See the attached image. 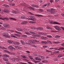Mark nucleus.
Instances as JSON below:
<instances>
[{
    "label": "nucleus",
    "instance_id": "obj_25",
    "mask_svg": "<svg viewBox=\"0 0 64 64\" xmlns=\"http://www.w3.org/2000/svg\"><path fill=\"white\" fill-rule=\"evenodd\" d=\"M12 13H14V14H17L18 13L17 12L14 11H12Z\"/></svg>",
    "mask_w": 64,
    "mask_h": 64
},
{
    "label": "nucleus",
    "instance_id": "obj_39",
    "mask_svg": "<svg viewBox=\"0 0 64 64\" xmlns=\"http://www.w3.org/2000/svg\"><path fill=\"white\" fill-rule=\"evenodd\" d=\"M54 61H58V59L56 58H55L54 59Z\"/></svg>",
    "mask_w": 64,
    "mask_h": 64
},
{
    "label": "nucleus",
    "instance_id": "obj_62",
    "mask_svg": "<svg viewBox=\"0 0 64 64\" xmlns=\"http://www.w3.org/2000/svg\"><path fill=\"white\" fill-rule=\"evenodd\" d=\"M61 28H62V29H63V30H64V28L63 27H61Z\"/></svg>",
    "mask_w": 64,
    "mask_h": 64
},
{
    "label": "nucleus",
    "instance_id": "obj_44",
    "mask_svg": "<svg viewBox=\"0 0 64 64\" xmlns=\"http://www.w3.org/2000/svg\"><path fill=\"white\" fill-rule=\"evenodd\" d=\"M40 11L41 12H43V10L42 9H39Z\"/></svg>",
    "mask_w": 64,
    "mask_h": 64
},
{
    "label": "nucleus",
    "instance_id": "obj_41",
    "mask_svg": "<svg viewBox=\"0 0 64 64\" xmlns=\"http://www.w3.org/2000/svg\"><path fill=\"white\" fill-rule=\"evenodd\" d=\"M46 52H48V53H52V52L50 51H48L47 50H46Z\"/></svg>",
    "mask_w": 64,
    "mask_h": 64
},
{
    "label": "nucleus",
    "instance_id": "obj_57",
    "mask_svg": "<svg viewBox=\"0 0 64 64\" xmlns=\"http://www.w3.org/2000/svg\"><path fill=\"white\" fill-rule=\"evenodd\" d=\"M39 34L40 35H42L43 34V33L41 32H40V33H39Z\"/></svg>",
    "mask_w": 64,
    "mask_h": 64
},
{
    "label": "nucleus",
    "instance_id": "obj_63",
    "mask_svg": "<svg viewBox=\"0 0 64 64\" xmlns=\"http://www.w3.org/2000/svg\"><path fill=\"white\" fill-rule=\"evenodd\" d=\"M50 2H51V3H52V2H53V1L52 0H50Z\"/></svg>",
    "mask_w": 64,
    "mask_h": 64
},
{
    "label": "nucleus",
    "instance_id": "obj_64",
    "mask_svg": "<svg viewBox=\"0 0 64 64\" xmlns=\"http://www.w3.org/2000/svg\"><path fill=\"white\" fill-rule=\"evenodd\" d=\"M61 15L62 16H64V14H61Z\"/></svg>",
    "mask_w": 64,
    "mask_h": 64
},
{
    "label": "nucleus",
    "instance_id": "obj_7",
    "mask_svg": "<svg viewBox=\"0 0 64 64\" xmlns=\"http://www.w3.org/2000/svg\"><path fill=\"white\" fill-rule=\"evenodd\" d=\"M8 48H9V49H11V50H15V48H13V47L12 46H9L8 47Z\"/></svg>",
    "mask_w": 64,
    "mask_h": 64
},
{
    "label": "nucleus",
    "instance_id": "obj_61",
    "mask_svg": "<svg viewBox=\"0 0 64 64\" xmlns=\"http://www.w3.org/2000/svg\"><path fill=\"white\" fill-rule=\"evenodd\" d=\"M22 31V28H20V31Z\"/></svg>",
    "mask_w": 64,
    "mask_h": 64
},
{
    "label": "nucleus",
    "instance_id": "obj_30",
    "mask_svg": "<svg viewBox=\"0 0 64 64\" xmlns=\"http://www.w3.org/2000/svg\"><path fill=\"white\" fill-rule=\"evenodd\" d=\"M4 6H5V7H10V6H9L7 5L6 4H4Z\"/></svg>",
    "mask_w": 64,
    "mask_h": 64
},
{
    "label": "nucleus",
    "instance_id": "obj_8",
    "mask_svg": "<svg viewBox=\"0 0 64 64\" xmlns=\"http://www.w3.org/2000/svg\"><path fill=\"white\" fill-rule=\"evenodd\" d=\"M0 19L1 20H9V18H0Z\"/></svg>",
    "mask_w": 64,
    "mask_h": 64
},
{
    "label": "nucleus",
    "instance_id": "obj_21",
    "mask_svg": "<svg viewBox=\"0 0 64 64\" xmlns=\"http://www.w3.org/2000/svg\"><path fill=\"white\" fill-rule=\"evenodd\" d=\"M41 38L42 39H44L45 40H46V39H48V38L46 37H44V36H42L41 37Z\"/></svg>",
    "mask_w": 64,
    "mask_h": 64
},
{
    "label": "nucleus",
    "instance_id": "obj_45",
    "mask_svg": "<svg viewBox=\"0 0 64 64\" xmlns=\"http://www.w3.org/2000/svg\"><path fill=\"white\" fill-rule=\"evenodd\" d=\"M47 5V4H44V5H43L42 6L43 7H46V6Z\"/></svg>",
    "mask_w": 64,
    "mask_h": 64
},
{
    "label": "nucleus",
    "instance_id": "obj_13",
    "mask_svg": "<svg viewBox=\"0 0 64 64\" xmlns=\"http://www.w3.org/2000/svg\"><path fill=\"white\" fill-rule=\"evenodd\" d=\"M51 9L52 10V12H51V13H52V14H53V13L54 14V13H56V12L53 11L54 10L53 8H52Z\"/></svg>",
    "mask_w": 64,
    "mask_h": 64
},
{
    "label": "nucleus",
    "instance_id": "obj_28",
    "mask_svg": "<svg viewBox=\"0 0 64 64\" xmlns=\"http://www.w3.org/2000/svg\"><path fill=\"white\" fill-rule=\"evenodd\" d=\"M41 42L42 43H44L45 44H48V42H44V41H42Z\"/></svg>",
    "mask_w": 64,
    "mask_h": 64
},
{
    "label": "nucleus",
    "instance_id": "obj_53",
    "mask_svg": "<svg viewBox=\"0 0 64 64\" xmlns=\"http://www.w3.org/2000/svg\"><path fill=\"white\" fill-rule=\"evenodd\" d=\"M23 58H26V57L25 56H22Z\"/></svg>",
    "mask_w": 64,
    "mask_h": 64
},
{
    "label": "nucleus",
    "instance_id": "obj_10",
    "mask_svg": "<svg viewBox=\"0 0 64 64\" xmlns=\"http://www.w3.org/2000/svg\"><path fill=\"white\" fill-rule=\"evenodd\" d=\"M7 42L9 44H12V43H13V44H15V42L13 41H11V40H8L7 41Z\"/></svg>",
    "mask_w": 64,
    "mask_h": 64
},
{
    "label": "nucleus",
    "instance_id": "obj_20",
    "mask_svg": "<svg viewBox=\"0 0 64 64\" xmlns=\"http://www.w3.org/2000/svg\"><path fill=\"white\" fill-rule=\"evenodd\" d=\"M20 42L22 45H25L26 44L25 43L24 41H22V40H21L20 41Z\"/></svg>",
    "mask_w": 64,
    "mask_h": 64
},
{
    "label": "nucleus",
    "instance_id": "obj_43",
    "mask_svg": "<svg viewBox=\"0 0 64 64\" xmlns=\"http://www.w3.org/2000/svg\"><path fill=\"white\" fill-rule=\"evenodd\" d=\"M16 12H18V13H20V12L19 11V10L16 9Z\"/></svg>",
    "mask_w": 64,
    "mask_h": 64
},
{
    "label": "nucleus",
    "instance_id": "obj_55",
    "mask_svg": "<svg viewBox=\"0 0 64 64\" xmlns=\"http://www.w3.org/2000/svg\"><path fill=\"white\" fill-rule=\"evenodd\" d=\"M25 33L26 34H28V35H29V34H30V33H29V32H26Z\"/></svg>",
    "mask_w": 64,
    "mask_h": 64
},
{
    "label": "nucleus",
    "instance_id": "obj_54",
    "mask_svg": "<svg viewBox=\"0 0 64 64\" xmlns=\"http://www.w3.org/2000/svg\"><path fill=\"white\" fill-rule=\"evenodd\" d=\"M29 14H31V15H34V14H32L30 12H29Z\"/></svg>",
    "mask_w": 64,
    "mask_h": 64
},
{
    "label": "nucleus",
    "instance_id": "obj_48",
    "mask_svg": "<svg viewBox=\"0 0 64 64\" xmlns=\"http://www.w3.org/2000/svg\"><path fill=\"white\" fill-rule=\"evenodd\" d=\"M1 29H2V30H5V28L3 27L1 28Z\"/></svg>",
    "mask_w": 64,
    "mask_h": 64
},
{
    "label": "nucleus",
    "instance_id": "obj_2",
    "mask_svg": "<svg viewBox=\"0 0 64 64\" xmlns=\"http://www.w3.org/2000/svg\"><path fill=\"white\" fill-rule=\"evenodd\" d=\"M30 17H31V18H29L28 19V20H32V21H36V18H35V17L33 16H29Z\"/></svg>",
    "mask_w": 64,
    "mask_h": 64
},
{
    "label": "nucleus",
    "instance_id": "obj_4",
    "mask_svg": "<svg viewBox=\"0 0 64 64\" xmlns=\"http://www.w3.org/2000/svg\"><path fill=\"white\" fill-rule=\"evenodd\" d=\"M4 26L6 28H10V26H9V25L8 24H3Z\"/></svg>",
    "mask_w": 64,
    "mask_h": 64
},
{
    "label": "nucleus",
    "instance_id": "obj_36",
    "mask_svg": "<svg viewBox=\"0 0 64 64\" xmlns=\"http://www.w3.org/2000/svg\"><path fill=\"white\" fill-rule=\"evenodd\" d=\"M11 60H12V61H15V59L14 58H11Z\"/></svg>",
    "mask_w": 64,
    "mask_h": 64
},
{
    "label": "nucleus",
    "instance_id": "obj_1",
    "mask_svg": "<svg viewBox=\"0 0 64 64\" xmlns=\"http://www.w3.org/2000/svg\"><path fill=\"white\" fill-rule=\"evenodd\" d=\"M38 57H36L35 58L36 60L41 61V59H42V60H44V59H45V58L42 56L38 55Z\"/></svg>",
    "mask_w": 64,
    "mask_h": 64
},
{
    "label": "nucleus",
    "instance_id": "obj_31",
    "mask_svg": "<svg viewBox=\"0 0 64 64\" xmlns=\"http://www.w3.org/2000/svg\"><path fill=\"white\" fill-rule=\"evenodd\" d=\"M59 52V51H55L53 53L54 54H56V53H58Z\"/></svg>",
    "mask_w": 64,
    "mask_h": 64
},
{
    "label": "nucleus",
    "instance_id": "obj_59",
    "mask_svg": "<svg viewBox=\"0 0 64 64\" xmlns=\"http://www.w3.org/2000/svg\"><path fill=\"white\" fill-rule=\"evenodd\" d=\"M29 58H30V59H33V58H31V56H29Z\"/></svg>",
    "mask_w": 64,
    "mask_h": 64
},
{
    "label": "nucleus",
    "instance_id": "obj_51",
    "mask_svg": "<svg viewBox=\"0 0 64 64\" xmlns=\"http://www.w3.org/2000/svg\"><path fill=\"white\" fill-rule=\"evenodd\" d=\"M26 44H28V45H30L31 44L29 42H26Z\"/></svg>",
    "mask_w": 64,
    "mask_h": 64
},
{
    "label": "nucleus",
    "instance_id": "obj_46",
    "mask_svg": "<svg viewBox=\"0 0 64 64\" xmlns=\"http://www.w3.org/2000/svg\"><path fill=\"white\" fill-rule=\"evenodd\" d=\"M54 44H59V43H60V42H54Z\"/></svg>",
    "mask_w": 64,
    "mask_h": 64
},
{
    "label": "nucleus",
    "instance_id": "obj_19",
    "mask_svg": "<svg viewBox=\"0 0 64 64\" xmlns=\"http://www.w3.org/2000/svg\"><path fill=\"white\" fill-rule=\"evenodd\" d=\"M3 56L5 57H9V56L7 55L6 54H4L3 55Z\"/></svg>",
    "mask_w": 64,
    "mask_h": 64
},
{
    "label": "nucleus",
    "instance_id": "obj_23",
    "mask_svg": "<svg viewBox=\"0 0 64 64\" xmlns=\"http://www.w3.org/2000/svg\"><path fill=\"white\" fill-rule=\"evenodd\" d=\"M47 11L48 12H50V11L51 13L52 12V10H51L47 9Z\"/></svg>",
    "mask_w": 64,
    "mask_h": 64
},
{
    "label": "nucleus",
    "instance_id": "obj_38",
    "mask_svg": "<svg viewBox=\"0 0 64 64\" xmlns=\"http://www.w3.org/2000/svg\"><path fill=\"white\" fill-rule=\"evenodd\" d=\"M47 42H48V43H50V44H52V42H51L49 40H47Z\"/></svg>",
    "mask_w": 64,
    "mask_h": 64
},
{
    "label": "nucleus",
    "instance_id": "obj_32",
    "mask_svg": "<svg viewBox=\"0 0 64 64\" xmlns=\"http://www.w3.org/2000/svg\"><path fill=\"white\" fill-rule=\"evenodd\" d=\"M47 37H48V38H52V36L50 35H47Z\"/></svg>",
    "mask_w": 64,
    "mask_h": 64
},
{
    "label": "nucleus",
    "instance_id": "obj_24",
    "mask_svg": "<svg viewBox=\"0 0 64 64\" xmlns=\"http://www.w3.org/2000/svg\"><path fill=\"white\" fill-rule=\"evenodd\" d=\"M4 52H6V53H8L9 54H10L11 53V52H10L8 51L7 50H4Z\"/></svg>",
    "mask_w": 64,
    "mask_h": 64
},
{
    "label": "nucleus",
    "instance_id": "obj_37",
    "mask_svg": "<svg viewBox=\"0 0 64 64\" xmlns=\"http://www.w3.org/2000/svg\"><path fill=\"white\" fill-rule=\"evenodd\" d=\"M19 44V43L17 42H15V43H14V45H18V44Z\"/></svg>",
    "mask_w": 64,
    "mask_h": 64
},
{
    "label": "nucleus",
    "instance_id": "obj_3",
    "mask_svg": "<svg viewBox=\"0 0 64 64\" xmlns=\"http://www.w3.org/2000/svg\"><path fill=\"white\" fill-rule=\"evenodd\" d=\"M3 36L6 38H10V36H9V34L6 32L4 33V34H3Z\"/></svg>",
    "mask_w": 64,
    "mask_h": 64
},
{
    "label": "nucleus",
    "instance_id": "obj_27",
    "mask_svg": "<svg viewBox=\"0 0 64 64\" xmlns=\"http://www.w3.org/2000/svg\"><path fill=\"white\" fill-rule=\"evenodd\" d=\"M22 37H24V38H25V37H27V36L26 35H22Z\"/></svg>",
    "mask_w": 64,
    "mask_h": 64
},
{
    "label": "nucleus",
    "instance_id": "obj_47",
    "mask_svg": "<svg viewBox=\"0 0 64 64\" xmlns=\"http://www.w3.org/2000/svg\"><path fill=\"white\" fill-rule=\"evenodd\" d=\"M32 6L33 7H35V5L34 4H32Z\"/></svg>",
    "mask_w": 64,
    "mask_h": 64
},
{
    "label": "nucleus",
    "instance_id": "obj_42",
    "mask_svg": "<svg viewBox=\"0 0 64 64\" xmlns=\"http://www.w3.org/2000/svg\"><path fill=\"white\" fill-rule=\"evenodd\" d=\"M0 49H2L3 50H4V48L3 47H2V46H0Z\"/></svg>",
    "mask_w": 64,
    "mask_h": 64
},
{
    "label": "nucleus",
    "instance_id": "obj_11",
    "mask_svg": "<svg viewBox=\"0 0 64 64\" xmlns=\"http://www.w3.org/2000/svg\"><path fill=\"white\" fill-rule=\"evenodd\" d=\"M55 28L58 30V31H60L61 30V28H60L58 27V26H56V27L55 26Z\"/></svg>",
    "mask_w": 64,
    "mask_h": 64
},
{
    "label": "nucleus",
    "instance_id": "obj_52",
    "mask_svg": "<svg viewBox=\"0 0 64 64\" xmlns=\"http://www.w3.org/2000/svg\"><path fill=\"white\" fill-rule=\"evenodd\" d=\"M47 62H48V61L46 60H44V63H47Z\"/></svg>",
    "mask_w": 64,
    "mask_h": 64
},
{
    "label": "nucleus",
    "instance_id": "obj_22",
    "mask_svg": "<svg viewBox=\"0 0 64 64\" xmlns=\"http://www.w3.org/2000/svg\"><path fill=\"white\" fill-rule=\"evenodd\" d=\"M62 55L61 54H60L58 55V58H60V57H62Z\"/></svg>",
    "mask_w": 64,
    "mask_h": 64
},
{
    "label": "nucleus",
    "instance_id": "obj_35",
    "mask_svg": "<svg viewBox=\"0 0 64 64\" xmlns=\"http://www.w3.org/2000/svg\"><path fill=\"white\" fill-rule=\"evenodd\" d=\"M60 36H55V38H60Z\"/></svg>",
    "mask_w": 64,
    "mask_h": 64
},
{
    "label": "nucleus",
    "instance_id": "obj_60",
    "mask_svg": "<svg viewBox=\"0 0 64 64\" xmlns=\"http://www.w3.org/2000/svg\"><path fill=\"white\" fill-rule=\"evenodd\" d=\"M53 32H59L56 31L54 30H53Z\"/></svg>",
    "mask_w": 64,
    "mask_h": 64
},
{
    "label": "nucleus",
    "instance_id": "obj_58",
    "mask_svg": "<svg viewBox=\"0 0 64 64\" xmlns=\"http://www.w3.org/2000/svg\"><path fill=\"white\" fill-rule=\"evenodd\" d=\"M48 47V46H43V48H45L46 47Z\"/></svg>",
    "mask_w": 64,
    "mask_h": 64
},
{
    "label": "nucleus",
    "instance_id": "obj_5",
    "mask_svg": "<svg viewBox=\"0 0 64 64\" xmlns=\"http://www.w3.org/2000/svg\"><path fill=\"white\" fill-rule=\"evenodd\" d=\"M50 23H51L52 24H58V25H60L61 24L60 23H58L57 22H54L52 21L50 22Z\"/></svg>",
    "mask_w": 64,
    "mask_h": 64
},
{
    "label": "nucleus",
    "instance_id": "obj_40",
    "mask_svg": "<svg viewBox=\"0 0 64 64\" xmlns=\"http://www.w3.org/2000/svg\"><path fill=\"white\" fill-rule=\"evenodd\" d=\"M16 59L18 61H21V60L18 58H16Z\"/></svg>",
    "mask_w": 64,
    "mask_h": 64
},
{
    "label": "nucleus",
    "instance_id": "obj_33",
    "mask_svg": "<svg viewBox=\"0 0 64 64\" xmlns=\"http://www.w3.org/2000/svg\"><path fill=\"white\" fill-rule=\"evenodd\" d=\"M30 32L31 33V34H35V33L33 32Z\"/></svg>",
    "mask_w": 64,
    "mask_h": 64
},
{
    "label": "nucleus",
    "instance_id": "obj_14",
    "mask_svg": "<svg viewBox=\"0 0 64 64\" xmlns=\"http://www.w3.org/2000/svg\"><path fill=\"white\" fill-rule=\"evenodd\" d=\"M43 28L40 27H38L37 28V30H43Z\"/></svg>",
    "mask_w": 64,
    "mask_h": 64
},
{
    "label": "nucleus",
    "instance_id": "obj_15",
    "mask_svg": "<svg viewBox=\"0 0 64 64\" xmlns=\"http://www.w3.org/2000/svg\"><path fill=\"white\" fill-rule=\"evenodd\" d=\"M28 23V22L27 21H24L22 22V24L24 25V24H26V23Z\"/></svg>",
    "mask_w": 64,
    "mask_h": 64
},
{
    "label": "nucleus",
    "instance_id": "obj_12",
    "mask_svg": "<svg viewBox=\"0 0 64 64\" xmlns=\"http://www.w3.org/2000/svg\"><path fill=\"white\" fill-rule=\"evenodd\" d=\"M27 17L24 16H21V18L22 19H26Z\"/></svg>",
    "mask_w": 64,
    "mask_h": 64
},
{
    "label": "nucleus",
    "instance_id": "obj_9",
    "mask_svg": "<svg viewBox=\"0 0 64 64\" xmlns=\"http://www.w3.org/2000/svg\"><path fill=\"white\" fill-rule=\"evenodd\" d=\"M2 12H4V13H9V11L7 9H5L4 10H3Z\"/></svg>",
    "mask_w": 64,
    "mask_h": 64
},
{
    "label": "nucleus",
    "instance_id": "obj_6",
    "mask_svg": "<svg viewBox=\"0 0 64 64\" xmlns=\"http://www.w3.org/2000/svg\"><path fill=\"white\" fill-rule=\"evenodd\" d=\"M28 42L31 43L32 44H35V42L33 41V40H28Z\"/></svg>",
    "mask_w": 64,
    "mask_h": 64
},
{
    "label": "nucleus",
    "instance_id": "obj_56",
    "mask_svg": "<svg viewBox=\"0 0 64 64\" xmlns=\"http://www.w3.org/2000/svg\"><path fill=\"white\" fill-rule=\"evenodd\" d=\"M36 7V8H39V6H37V5H35V7Z\"/></svg>",
    "mask_w": 64,
    "mask_h": 64
},
{
    "label": "nucleus",
    "instance_id": "obj_34",
    "mask_svg": "<svg viewBox=\"0 0 64 64\" xmlns=\"http://www.w3.org/2000/svg\"><path fill=\"white\" fill-rule=\"evenodd\" d=\"M10 18L12 20H16V19L13 18Z\"/></svg>",
    "mask_w": 64,
    "mask_h": 64
},
{
    "label": "nucleus",
    "instance_id": "obj_49",
    "mask_svg": "<svg viewBox=\"0 0 64 64\" xmlns=\"http://www.w3.org/2000/svg\"><path fill=\"white\" fill-rule=\"evenodd\" d=\"M16 29L17 30H18V31H20V28H16Z\"/></svg>",
    "mask_w": 64,
    "mask_h": 64
},
{
    "label": "nucleus",
    "instance_id": "obj_26",
    "mask_svg": "<svg viewBox=\"0 0 64 64\" xmlns=\"http://www.w3.org/2000/svg\"><path fill=\"white\" fill-rule=\"evenodd\" d=\"M10 37H13L14 38H17L16 36H13V35H11L10 36Z\"/></svg>",
    "mask_w": 64,
    "mask_h": 64
},
{
    "label": "nucleus",
    "instance_id": "obj_16",
    "mask_svg": "<svg viewBox=\"0 0 64 64\" xmlns=\"http://www.w3.org/2000/svg\"><path fill=\"white\" fill-rule=\"evenodd\" d=\"M58 50H60V51L64 50V48H60Z\"/></svg>",
    "mask_w": 64,
    "mask_h": 64
},
{
    "label": "nucleus",
    "instance_id": "obj_29",
    "mask_svg": "<svg viewBox=\"0 0 64 64\" xmlns=\"http://www.w3.org/2000/svg\"><path fill=\"white\" fill-rule=\"evenodd\" d=\"M33 62L35 63H39V62H40L38 61H36L34 60H33Z\"/></svg>",
    "mask_w": 64,
    "mask_h": 64
},
{
    "label": "nucleus",
    "instance_id": "obj_18",
    "mask_svg": "<svg viewBox=\"0 0 64 64\" xmlns=\"http://www.w3.org/2000/svg\"><path fill=\"white\" fill-rule=\"evenodd\" d=\"M3 59L4 61H6V62L8 61V60L7 58H3Z\"/></svg>",
    "mask_w": 64,
    "mask_h": 64
},
{
    "label": "nucleus",
    "instance_id": "obj_50",
    "mask_svg": "<svg viewBox=\"0 0 64 64\" xmlns=\"http://www.w3.org/2000/svg\"><path fill=\"white\" fill-rule=\"evenodd\" d=\"M20 64H27L26 63H23V62H20Z\"/></svg>",
    "mask_w": 64,
    "mask_h": 64
},
{
    "label": "nucleus",
    "instance_id": "obj_17",
    "mask_svg": "<svg viewBox=\"0 0 64 64\" xmlns=\"http://www.w3.org/2000/svg\"><path fill=\"white\" fill-rule=\"evenodd\" d=\"M36 16H38V17H43V16L40 14H36Z\"/></svg>",
    "mask_w": 64,
    "mask_h": 64
}]
</instances>
